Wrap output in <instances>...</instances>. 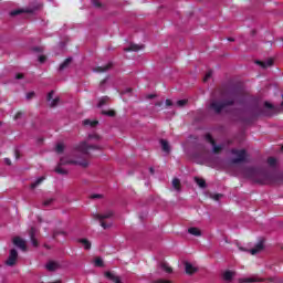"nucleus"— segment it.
<instances>
[{"label": "nucleus", "mask_w": 283, "mask_h": 283, "mask_svg": "<svg viewBox=\"0 0 283 283\" xmlns=\"http://www.w3.org/2000/svg\"><path fill=\"white\" fill-rule=\"evenodd\" d=\"M242 93L238 88H217L212 92L209 109L214 114H222L226 107L235 105Z\"/></svg>", "instance_id": "1"}, {"label": "nucleus", "mask_w": 283, "mask_h": 283, "mask_svg": "<svg viewBox=\"0 0 283 283\" xmlns=\"http://www.w3.org/2000/svg\"><path fill=\"white\" fill-rule=\"evenodd\" d=\"M243 176L255 182L256 185H271L264 184L265 180H271V175L266 172L264 169H258L253 167H248L243 169Z\"/></svg>", "instance_id": "2"}, {"label": "nucleus", "mask_w": 283, "mask_h": 283, "mask_svg": "<svg viewBox=\"0 0 283 283\" xmlns=\"http://www.w3.org/2000/svg\"><path fill=\"white\" fill-rule=\"evenodd\" d=\"M64 165H75L78 167H83V169H87V167H90V161H87V159L85 158L69 159L67 157H62L57 167H55V174H60L61 176H67L69 172L66 169L63 168Z\"/></svg>", "instance_id": "3"}, {"label": "nucleus", "mask_w": 283, "mask_h": 283, "mask_svg": "<svg viewBox=\"0 0 283 283\" xmlns=\"http://www.w3.org/2000/svg\"><path fill=\"white\" fill-rule=\"evenodd\" d=\"M74 149H75V151H77V154H73V156L75 158H77V160H83V158H85V160L88 161L90 149L102 150L103 147L97 146V145H90V144H87V142H81ZM78 154H81V155H78Z\"/></svg>", "instance_id": "4"}, {"label": "nucleus", "mask_w": 283, "mask_h": 283, "mask_svg": "<svg viewBox=\"0 0 283 283\" xmlns=\"http://www.w3.org/2000/svg\"><path fill=\"white\" fill-rule=\"evenodd\" d=\"M94 220H98L101 227L104 229H112V223H107L105 220H109V218H114V210H108L105 213H96L93 214Z\"/></svg>", "instance_id": "5"}, {"label": "nucleus", "mask_w": 283, "mask_h": 283, "mask_svg": "<svg viewBox=\"0 0 283 283\" xmlns=\"http://www.w3.org/2000/svg\"><path fill=\"white\" fill-rule=\"evenodd\" d=\"M231 154H233L234 156H238V158L231 159L232 165H238L240 163H247V150L245 149L239 150V149L233 148L231 150Z\"/></svg>", "instance_id": "6"}, {"label": "nucleus", "mask_w": 283, "mask_h": 283, "mask_svg": "<svg viewBox=\"0 0 283 283\" xmlns=\"http://www.w3.org/2000/svg\"><path fill=\"white\" fill-rule=\"evenodd\" d=\"M43 8L42 4H38L33 8H27V9H15L10 12V17H19V14H34L36 10H41Z\"/></svg>", "instance_id": "7"}, {"label": "nucleus", "mask_w": 283, "mask_h": 283, "mask_svg": "<svg viewBox=\"0 0 283 283\" xmlns=\"http://www.w3.org/2000/svg\"><path fill=\"white\" fill-rule=\"evenodd\" d=\"M19 260V252L17 249H11L9 252L8 259L4 261L7 266H17V262Z\"/></svg>", "instance_id": "8"}, {"label": "nucleus", "mask_w": 283, "mask_h": 283, "mask_svg": "<svg viewBox=\"0 0 283 283\" xmlns=\"http://www.w3.org/2000/svg\"><path fill=\"white\" fill-rule=\"evenodd\" d=\"M264 108L269 111H262L259 114H264V116H273V114H279V112H282V108L275 107L273 104L269 102H264Z\"/></svg>", "instance_id": "9"}, {"label": "nucleus", "mask_w": 283, "mask_h": 283, "mask_svg": "<svg viewBox=\"0 0 283 283\" xmlns=\"http://www.w3.org/2000/svg\"><path fill=\"white\" fill-rule=\"evenodd\" d=\"M12 243L14 244V247H17L23 252L28 251V242L23 240L21 237H14L12 239Z\"/></svg>", "instance_id": "10"}, {"label": "nucleus", "mask_w": 283, "mask_h": 283, "mask_svg": "<svg viewBox=\"0 0 283 283\" xmlns=\"http://www.w3.org/2000/svg\"><path fill=\"white\" fill-rule=\"evenodd\" d=\"M242 114L243 116H248V118L245 117L241 118L242 123H251V120H255L258 116H260V114L255 113V111L253 109L244 111Z\"/></svg>", "instance_id": "11"}, {"label": "nucleus", "mask_w": 283, "mask_h": 283, "mask_svg": "<svg viewBox=\"0 0 283 283\" xmlns=\"http://www.w3.org/2000/svg\"><path fill=\"white\" fill-rule=\"evenodd\" d=\"M263 184H270L274 186L283 185V174L270 175V180H265Z\"/></svg>", "instance_id": "12"}, {"label": "nucleus", "mask_w": 283, "mask_h": 283, "mask_svg": "<svg viewBox=\"0 0 283 283\" xmlns=\"http://www.w3.org/2000/svg\"><path fill=\"white\" fill-rule=\"evenodd\" d=\"M264 242H266V239L261 238L259 243L250 250L251 255H258V253L264 251Z\"/></svg>", "instance_id": "13"}, {"label": "nucleus", "mask_w": 283, "mask_h": 283, "mask_svg": "<svg viewBox=\"0 0 283 283\" xmlns=\"http://www.w3.org/2000/svg\"><path fill=\"white\" fill-rule=\"evenodd\" d=\"M206 140L207 143H210L213 147V154H220L222 151V147L216 146V139H213V136L211 134H206Z\"/></svg>", "instance_id": "14"}, {"label": "nucleus", "mask_w": 283, "mask_h": 283, "mask_svg": "<svg viewBox=\"0 0 283 283\" xmlns=\"http://www.w3.org/2000/svg\"><path fill=\"white\" fill-rule=\"evenodd\" d=\"M105 277L107 280H109L111 282H114V283H123V281L120 280V276L116 275L115 273H112L111 271H106L104 273Z\"/></svg>", "instance_id": "15"}, {"label": "nucleus", "mask_w": 283, "mask_h": 283, "mask_svg": "<svg viewBox=\"0 0 283 283\" xmlns=\"http://www.w3.org/2000/svg\"><path fill=\"white\" fill-rule=\"evenodd\" d=\"M36 228L32 227L30 230H29V235H30V240L32 242V245L38 248L39 247V240H36Z\"/></svg>", "instance_id": "16"}, {"label": "nucleus", "mask_w": 283, "mask_h": 283, "mask_svg": "<svg viewBox=\"0 0 283 283\" xmlns=\"http://www.w3.org/2000/svg\"><path fill=\"white\" fill-rule=\"evenodd\" d=\"M46 271L54 272L59 271L61 269V264L56 261H49L48 264L45 265Z\"/></svg>", "instance_id": "17"}, {"label": "nucleus", "mask_w": 283, "mask_h": 283, "mask_svg": "<svg viewBox=\"0 0 283 283\" xmlns=\"http://www.w3.org/2000/svg\"><path fill=\"white\" fill-rule=\"evenodd\" d=\"M184 264L187 275H193L195 273H198V268L193 266L191 263L186 261Z\"/></svg>", "instance_id": "18"}, {"label": "nucleus", "mask_w": 283, "mask_h": 283, "mask_svg": "<svg viewBox=\"0 0 283 283\" xmlns=\"http://www.w3.org/2000/svg\"><path fill=\"white\" fill-rule=\"evenodd\" d=\"M73 61H74L73 57H67L66 60H64L59 66V72H63V70H67V67L72 65Z\"/></svg>", "instance_id": "19"}, {"label": "nucleus", "mask_w": 283, "mask_h": 283, "mask_svg": "<svg viewBox=\"0 0 283 283\" xmlns=\"http://www.w3.org/2000/svg\"><path fill=\"white\" fill-rule=\"evenodd\" d=\"M224 282H233V277H235V272L228 270L222 274Z\"/></svg>", "instance_id": "20"}, {"label": "nucleus", "mask_w": 283, "mask_h": 283, "mask_svg": "<svg viewBox=\"0 0 283 283\" xmlns=\"http://www.w3.org/2000/svg\"><path fill=\"white\" fill-rule=\"evenodd\" d=\"M159 143L161 145L163 151L166 154H171V146H169V142H167V139H160Z\"/></svg>", "instance_id": "21"}, {"label": "nucleus", "mask_w": 283, "mask_h": 283, "mask_svg": "<svg viewBox=\"0 0 283 283\" xmlns=\"http://www.w3.org/2000/svg\"><path fill=\"white\" fill-rule=\"evenodd\" d=\"M77 242L78 244H82L85 251H90V249H92V242L87 239H77Z\"/></svg>", "instance_id": "22"}, {"label": "nucleus", "mask_w": 283, "mask_h": 283, "mask_svg": "<svg viewBox=\"0 0 283 283\" xmlns=\"http://www.w3.org/2000/svg\"><path fill=\"white\" fill-rule=\"evenodd\" d=\"M266 279H258V277H249V279H240V283H253V282H265Z\"/></svg>", "instance_id": "23"}, {"label": "nucleus", "mask_w": 283, "mask_h": 283, "mask_svg": "<svg viewBox=\"0 0 283 283\" xmlns=\"http://www.w3.org/2000/svg\"><path fill=\"white\" fill-rule=\"evenodd\" d=\"M275 63L273 59H269L266 62L256 61V64L260 65L263 69L271 67Z\"/></svg>", "instance_id": "24"}, {"label": "nucleus", "mask_w": 283, "mask_h": 283, "mask_svg": "<svg viewBox=\"0 0 283 283\" xmlns=\"http://www.w3.org/2000/svg\"><path fill=\"white\" fill-rule=\"evenodd\" d=\"M143 45L130 44L129 48H125L124 52H138V50H143Z\"/></svg>", "instance_id": "25"}, {"label": "nucleus", "mask_w": 283, "mask_h": 283, "mask_svg": "<svg viewBox=\"0 0 283 283\" xmlns=\"http://www.w3.org/2000/svg\"><path fill=\"white\" fill-rule=\"evenodd\" d=\"M188 233H190V235H196L197 238L202 235V231L200 230V228H196V227L189 228Z\"/></svg>", "instance_id": "26"}, {"label": "nucleus", "mask_w": 283, "mask_h": 283, "mask_svg": "<svg viewBox=\"0 0 283 283\" xmlns=\"http://www.w3.org/2000/svg\"><path fill=\"white\" fill-rule=\"evenodd\" d=\"M172 187H174V189H176V191H182V184L180 182V179L174 178Z\"/></svg>", "instance_id": "27"}, {"label": "nucleus", "mask_w": 283, "mask_h": 283, "mask_svg": "<svg viewBox=\"0 0 283 283\" xmlns=\"http://www.w3.org/2000/svg\"><path fill=\"white\" fill-rule=\"evenodd\" d=\"M195 182L200 187L201 189H207V181L202 178L195 177Z\"/></svg>", "instance_id": "28"}, {"label": "nucleus", "mask_w": 283, "mask_h": 283, "mask_svg": "<svg viewBox=\"0 0 283 283\" xmlns=\"http://www.w3.org/2000/svg\"><path fill=\"white\" fill-rule=\"evenodd\" d=\"M59 235H64V238H67V232H65V230H53V233H52L53 240H56Z\"/></svg>", "instance_id": "29"}, {"label": "nucleus", "mask_w": 283, "mask_h": 283, "mask_svg": "<svg viewBox=\"0 0 283 283\" xmlns=\"http://www.w3.org/2000/svg\"><path fill=\"white\" fill-rule=\"evenodd\" d=\"M112 67H114V64L109 62L105 66H98L97 69H95V72H107V70H112Z\"/></svg>", "instance_id": "30"}, {"label": "nucleus", "mask_w": 283, "mask_h": 283, "mask_svg": "<svg viewBox=\"0 0 283 283\" xmlns=\"http://www.w3.org/2000/svg\"><path fill=\"white\" fill-rule=\"evenodd\" d=\"M109 103V97L108 96H103L98 103H97V107L101 108V107H104V105H108Z\"/></svg>", "instance_id": "31"}, {"label": "nucleus", "mask_w": 283, "mask_h": 283, "mask_svg": "<svg viewBox=\"0 0 283 283\" xmlns=\"http://www.w3.org/2000/svg\"><path fill=\"white\" fill-rule=\"evenodd\" d=\"M45 180V177H40L36 179V181L32 182L30 185V189L34 190L39 187V185H41V182H43Z\"/></svg>", "instance_id": "32"}, {"label": "nucleus", "mask_w": 283, "mask_h": 283, "mask_svg": "<svg viewBox=\"0 0 283 283\" xmlns=\"http://www.w3.org/2000/svg\"><path fill=\"white\" fill-rule=\"evenodd\" d=\"M83 125L84 126H87V125H90V127H92V128H94V127H97V125H98V120H90V119H85V120H83Z\"/></svg>", "instance_id": "33"}, {"label": "nucleus", "mask_w": 283, "mask_h": 283, "mask_svg": "<svg viewBox=\"0 0 283 283\" xmlns=\"http://www.w3.org/2000/svg\"><path fill=\"white\" fill-rule=\"evenodd\" d=\"M95 266L103 269L105 266V263L103 262V259L101 256H96L94 260Z\"/></svg>", "instance_id": "34"}, {"label": "nucleus", "mask_w": 283, "mask_h": 283, "mask_svg": "<svg viewBox=\"0 0 283 283\" xmlns=\"http://www.w3.org/2000/svg\"><path fill=\"white\" fill-rule=\"evenodd\" d=\"M56 154H63L65 151V144L59 143L55 146Z\"/></svg>", "instance_id": "35"}, {"label": "nucleus", "mask_w": 283, "mask_h": 283, "mask_svg": "<svg viewBox=\"0 0 283 283\" xmlns=\"http://www.w3.org/2000/svg\"><path fill=\"white\" fill-rule=\"evenodd\" d=\"M268 165L269 167H277V159L275 157H269Z\"/></svg>", "instance_id": "36"}, {"label": "nucleus", "mask_w": 283, "mask_h": 283, "mask_svg": "<svg viewBox=\"0 0 283 283\" xmlns=\"http://www.w3.org/2000/svg\"><path fill=\"white\" fill-rule=\"evenodd\" d=\"M160 268L163 269V271H165L166 273H174V269L169 268V265H167V263L161 262L160 263Z\"/></svg>", "instance_id": "37"}, {"label": "nucleus", "mask_w": 283, "mask_h": 283, "mask_svg": "<svg viewBox=\"0 0 283 283\" xmlns=\"http://www.w3.org/2000/svg\"><path fill=\"white\" fill-rule=\"evenodd\" d=\"M102 116H109L111 118H114V116H116V111H102Z\"/></svg>", "instance_id": "38"}, {"label": "nucleus", "mask_w": 283, "mask_h": 283, "mask_svg": "<svg viewBox=\"0 0 283 283\" xmlns=\"http://www.w3.org/2000/svg\"><path fill=\"white\" fill-rule=\"evenodd\" d=\"M56 199L54 198H50V199H45L43 202H42V207H51V205H54V201Z\"/></svg>", "instance_id": "39"}, {"label": "nucleus", "mask_w": 283, "mask_h": 283, "mask_svg": "<svg viewBox=\"0 0 283 283\" xmlns=\"http://www.w3.org/2000/svg\"><path fill=\"white\" fill-rule=\"evenodd\" d=\"M59 103H61V97H55L51 104L50 107H56L59 105Z\"/></svg>", "instance_id": "40"}, {"label": "nucleus", "mask_w": 283, "mask_h": 283, "mask_svg": "<svg viewBox=\"0 0 283 283\" xmlns=\"http://www.w3.org/2000/svg\"><path fill=\"white\" fill-rule=\"evenodd\" d=\"M187 103H189V99H179V101H177L178 107H185V105H187Z\"/></svg>", "instance_id": "41"}, {"label": "nucleus", "mask_w": 283, "mask_h": 283, "mask_svg": "<svg viewBox=\"0 0 283 283\" xmlns=\"http://www.w3.org/2000/svg\"><path fill=\"white\" fill-rule=\"evenodd\" d=\"M32 52H36L38 54H41L43 53V46H33L32 49Z\"/></svg>", "instance_id": "42"}, {"label": "nucleus", "mask_w": 283, "mask_h": 283, "mask_svg": "<svg viewBox=\"0 0 283 283\" xmlns=\"http://www.w3.org/2000/svg\"><path fill=\"white\" fill-rule=\"evenodd\" d=\"M36 96V93L34 91L27 93V101H32Z\"/></svg>", "instance_id": "43"}, {"label": "nucleus", "mask_w": 283, "mask_h": 283, "mask_svg": "<svg viewBox=\"0 0 283 283\" xmlns=\"http://www.w3.org/2000/svg\"><path fill=\"white\" fill-rule=\"evenodd\" d=\"M93 138L95 140H101V135H98V134H91V135H88V140H92Z\"/></svg>", "instance_id": "44"}, {"label": "nucleus", "mask_w": 283, "mask_h": 283, "mask_svg": "<svg viewBox=\"0 0 283 283\" xmlns=\"http://www.w3.org/2000/svg\"><path fill=\"white\" fill-rule=\"evenodd\" d=\"M213 72L209 71L208 73H206L205 77H203V83H207V81L210 80V77L212 76Z\"/></svg>", "instance_id": "45"}, {"label": "nucleus", "mask_w": 283, "mask_h": 283, "mask_svg": "<svg viewBox=\"0 0 283 283\" xmlns=\"http://www.w3.org/2000/svg\"><path fill=\"white\" fill-rule=\"evenodd\" d=\"M92 3L95 8H103V4L101 3V0H93Z\"/></svg>", "instance_id": "46"}, {"label": "nucleus", "mask_w": 283, "mask_h": 283, "mask_svg": "<svg viewBox=\"0 0 283 283\" xmlns=\"http://www.w3.org/2000/svg\"><path fill=\"white\" fill-rule=\"evenodd\" d=\"M39 63H45V61H48V56L45 55H40L38 59Z\"/></svg>", "instance_id": "47"}, {"label": "nucleus", "mask_w": 283, "mask_h": 283, "mask_svg": "<svg viewBox=\"0 0 283 283\" xmlns=\"http://www.w3.org/2000/svg\"><path fill=\"white\" fill-rule=\"evenodd\" d=\"M53 96H54V91L49 92V94L46 95V101L48 102L52 101Z\"/></svg>", "instance_id": "48"}, {"label": "nucleus", "mask_w": 283, "mask_h": 283, "mask_svg": "<svg viewBox=\"0 0 283 283\" xmlns=\"http://www.w3.org/2000/svg\"><path fill=\"white\" fill-rule=\"evenodd\" d=\"M17 81H21V78H25V75L23 73L15 74Z\"/></svg>", "instance_id": "49"}, {"label": "nucleus", "mask_w": 283, "mask_h": 283, "mask_svg": "<svg viewBox=\"0 0 283 283\" xmlns=\"http://www.w3.org/2000/svg\"><path fill=\"white\" fill-rule=\"evenodd\" d=\"M92 200H96V199H103V195H92L91 196Z\"/></svg>", "instance_id": "50"}, {"label": "nucleus", "mask_w": 283, "mask_h": 283, "mask_svg": "<svg viewBox=\"0 0 283 283\" xmlns=\"http://www.w3.org/2000/svg\"><path fill=\"white\" fill-rule=\"evenodd\" d=\"M23 116V113L22 112H18L15 115H14V120H19V118H22Z\"/></svg>", "instance_id": "51"}, {"label": "nucleus", "mask_w": 283, "mask_h": 283, "mask_svg": "<svg viewBox=\"0 0 283 283\" xmlns=\"http://www.w3.org/2000/svg\"><path fill=\"white\" fill-rule=\"evenodd\" d=\"M223 195L222 193H217L214 196H212L213 200H220V198H222Z\"/></svg>", "instance_id": "52"}, {"label": "nucleus", "mask_w": 283, "mask_h": 283, "mask_svg": "<svg viewBox=\"0 0 283 283\" xmlns=\"http://www.w3.org/2000/svg\"><path fill=\"white\" fill-rule=\"evenodd\" d=\"M14 154H15L17 160H19V158H21V151H19V149H15Z\"/></svg>", "instance_id": "53"}, {"label": "nucleus", "mask_w": 283, "mask_h": 283, "mask_svg": "<svg viewBox=\"0 0 283 283\" xmlns=\"http://www.w3.org/2000/svg\"><path fill=\"white\" fill-rule=\"evenodd\" d=\"M166 105L168 107H171V105H174V102H171V99H166Z\"/></svg>", "instance_id": "54"}, {"label": "nucleus", "mask_w": 283, "mask_h": 283, "mask_svg": "<svg viewBox=\"0 0 283 283\" xmlns=\"http://www.w3.org/2000/svg\"><path fill=\"white\" fill-rule=\"evenodd\" d=\"M156 96H157L156 94H149L147 95V98L151 101L153 98H156Z\"/></svg>", "instance_id": "55"}, {"label": "nucleus", "mask_w": 283, "mask_h": 283, "mask_svg": "<svg viewBox=\"0 0 283 283\" xmlns=\"http://www.w3.org/2000/svg\"><path fill=\"white\" fill-rule=\"evenodd\" d=\"M4 163H6V165H8L9 167L12 165V161H10V159H8V158L4 159Z\"/></svg>", "instance_id": "56"}, {"label": "nucleus", "mask_w": 283, "mask_h": 283, "mask_svg": "<svg viewBox=\"0 0 283 283\" xmlns=\"http://www.w3.org/2000/svg\"><path fill=\"white\" fill-rule=\"evenodd\" d=\"M256 32H258L256 30H252L251 31L252 36H255Z\"/></svg>", "instance_id": "57"}, {"label": "nucleus", "mask_w": 283, "mask_h": 283, "mask_svg": "<svg viewBox=\"0 0 283 283\" xmlns=\"http://www.w3.org/2000/svg\"><path fill=\"white\" fill-rule=\"evenodd\" d=\"M126 92H127L128 94H132L133 88H126Z\"/></svg>", "instance_id": "58"}, {"label": "nucleus", "mask_w": 283, "mask_h": 283, "mask_svg": "<svg viewBox=\"0 0 283 283\" xmlns=\"http://www.w3.org/2000/svg\"><path fill=\"white\" fill-rule=\"evenodd\" d=\"M150 174H155L154 167L149 168Z\"/></svg>", "instance_id": "59"}, {"label": "nucleus", "mask_w": 283, "mask_h": 283, "mask_svg": "<svg viewBox=\"0 0 283 283\" xmlns=\"http://www.w3.org/2000/svg\"><path fill=\"white\" fill-rule=\"evenodd\" d=\"M107 83V80H103L102 82H101V85H105Z\"/></svg>", "instance_id": "60"}, {"label": "nucleus", "mask_w": 283, "mask_h": 283, "mask_svg": "<svg viewBox=\"0 0 283 283\" xmlns=\"http://www.w3.org/2000/svg\"><path fill=\"white\" fill-rule=\"evenodd\" d=\"M228 41H230V42L233 43V41H235V39H233V38H228Z\"/></svg>", "instance_id": "61"}, {"label": "nucleus", "mask_w": 283, "mask_h": 283, "mask_svg": "<svg viewBox=\"0 0 283 283\" xmlns=\"http://www.w3.org/2000/svg\"><path fill=\"white\" fill-rule=\"evenodd\" d=\"M269 282H275V277L268 279Z\"/></svg>", "instance_id": "62"}, {"label": "nucleus", "mask_w": 283, "mask_h": 283, "mask_svg": "<svg viewBox=\"0 0 283 283\" xmlns=\"http://www.w3.org/2000/svg\"><path fill=\"white\" fill-rule=\"evenodd\" d=\"M156 105H163V102L156 103Z\"/></svg>", "instance_id": "63"}, {"label": "nucleus", "mask_w": 283, "mask_h": 283, "mask_svg": "<svg viewBox=\"0 0 283 283\" xmlns=\"http://www.w3.org/2000/svg\"><path fill=\"white\" fill-rule=\"evenodd\" d=\"M282 151H283V146L281 147Z\"/></svg>", "instance_id": "64"}]
</instances>
